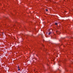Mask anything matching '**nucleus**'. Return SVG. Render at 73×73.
<instances>
[{"label":"nucleus","mask_w":73,"mask_h":73,"mask_svg":"<svg viewBox=\"0 0 73 73\" xmlns=\"http://www.w3.org/2000/svg\"><path fill=\"white\" fill-rule=\"evenodd\" d=\"M18 68H19V66H18Z\"/></svg>","instance_id":"nucleus-11"},{"label":"nucleus","mask_w":73,"mask_h":73,"mask_svg":"<svg viewBox=\"0 0 73 73\" xmlns=\"http://www.w3.org/2000/svg\"><path fill=\"white\" fill-rule=\"evenodd\" d=\"M46 34H48V33H46Z\"/></svg>","instance_id":"nucleus-12"},{"label":"nucleus","mask_w":73,"mask_h":73,"mask_svg":"<svg viewBox=\"0 0 73 73\" xmlns=\"http://www.w3.org/2000/svg\"><path fill=\"white\" fill-rule=\"evenodd\" d=\"M20 35L21 37H22H22H23V36H24V35L23 34H21Z\"/></svg>","instance_id":"nucleus-3"},{"label":"nucleus","mask_w":73,"mask_h":73,"mask_svg":"<svg viewBox=\"0 0 73 73\" xmlns=\"http://www.w3.org/2000/svg\"><path fill=\"white\" fill-rule=\"evenodd\" d=\"M18 70H19H19H20V69H18Z\"/></svg>","instance_id":"nucleus-8"},{"label":"nucleus","mask_w":73,"mask_h":73,"mask_svg":"<svg viewBox=\"0 0 73 73\" xmlns=\"http://www.w3.org/2000/svg\"><path fill=\"white\" fill-rule=\"evenodd\" d=\"M3 34H4V33H2V34L3 35Z\"/></svg>","instance_id":"nucleus-10"},{"label":"nucleus","mask_w":73,"mask_h":73,"mask_svg":"<svg viewBox=\"0 0 73 73\" xmlns=\"http://www.w3.org/2000/svg\"><path fill=\"white\" fill-rule=\"evenodd\" d=\"M50 33H51V32H50L48 33V35H50Z\"/></svg>","instance_id":"nucleus-5"},{"label":"nucleus","mask_w":73,"mask_h":73,"mask_svg":"<svg viewBox=\"0 0 73 73\" xmlns=\"http://www.w3.org/2000/svg\"><path fill=\"white\" fill-rule=\"evenodd\" d=\"M56 32L57 34H60L61 33L59 31H56Z\"/></svg>","instance_id":"nucleus-2"},{"label":"nucleus","mask_w":73,"mask_h":73,"mask_svg":"<svg viewBox=\"0 0 73 73\" xmlns=\"http://www.w3.org/2000/svg\"><path fill=\"white\" fill-rule=\"evenodd\" d=\"M46 11L47 12V11H48V10L47 9H46Z\"/></svg>","instance_id":"nucleus-6"},{"label":"nucleus","mask_w":73,"mask_h":73,"mask_svg":"<svg viewBox=\"0 0 73 73\" xmlns=\"http://www.w3.org/2000/svg\"><path fill=\"white\" fill-rule=\"evenodd\" d=\"M62 39H61L60 40H59L60 41H62Z\"/></svg>","instance_id":"nucleus-7"},{"label":"nucleus","mask_w":73,"mask_h":73,"mask_svg":"<svg viewBox=\"0 0 73 73\" xmlns=\"http://www.w3.org/2000/svg\"><path fill=\"white\" fill-rule=\"evenodd\" d=\"M61 45V44H56V46H58V47H60Z\"/></svg>","instance_id":"nucleus-1"},{"label":"nucleus","mask_w":73,"mask_h":73,"mask_svg":"<svg viewBox=\"0 0 73 73\" xmlns=\"http://www.w3.org/2000/svg\"><path fill=\"white\" fill-rule=\"evenodd\" d=\"M58 70H59V71H60V69H58Z\"/></svg>","instance_id":"nucleus-9"},{"label":"nucleus","mask_w":73,"mask_h":73,"mask_svg":"<svg viewBox=\"0 0 73 73\" xmlns=\"http://www.w3.org/2000/svg\"><path fill=\"white\" fill-rule=\"evenodd\" d=\"M55 25H58L57 23H55Z\"/></svg>","instance_id":"nucleus-4"}]
</instances>
